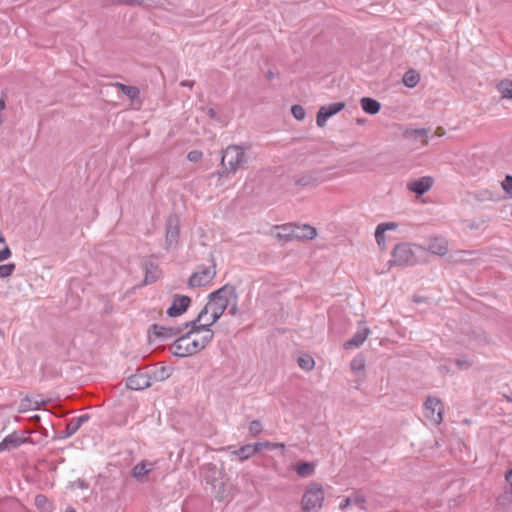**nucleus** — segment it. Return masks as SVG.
Wrapping results in <instances>:
<instances>
[{
  "label": "nucleus",
  "instance_id": "nucleus-35",
  "mask_svg": "<svg viewBox=\"0 0 512 512\" xmlns=\"http://www.w3.org/2000/svg\"><path fill=\"white\" fill-rule=\"evenodd\" d=\"M352 371H363L365 369V359L362 356H357L350 362Z\"/></svg>",
  "mask_w": 512,
  "mask_h": 512
},
{
  "label": "nucleus",
  "instance_id": "nucleus-14",
  "mask_svg": "<svg viewBox=\"0 0 512 512\" xmlns=\"http://www.w3.org/2000/svg\"><path fill=\"white\" fill-rule=\"evenodd\" d=\"M50 402V399H44L41 395L36 396H25L19 405L18 412L25 413L30 410H38L41 406H45Z\"/></svg>",
  "mask_w": 512,
  "mask_h": 512
},
{
  "label": "nucleus",
  "instance_id": "nucleus-46",
  "mask_svg": "<svg viewBox=\"0 0 512 512\" xmlns=\"http://www.w3.org/2000/svg\"><path fill=\"white\" fill-rule=\"evenodd\" d=\"M12 255L10 248L6 245L2 250H0V262L7 260Z\"/></svg>",
  "mask_w": 512,
  "mask_h": 512
},
{
  "label": "nucleus",
  "instance_id": "nucleus-1",
  "mask_svg": "<svg viewBox=\"0 0 512 512\" xmlns=\"http://www.w3.org/2000/svg\"><path fill=\"white\" fill-rule=\"evenodd\" d=\"M236 288L232 284H225L208 295L207 312L211 310V324L216 323L229 306L230 299L237 300Z\"/></svg>",
  "mask_w": 512,
  "mask_h": 512
},
{
  "label": "nucleus",
  "instance_id": "nucleus-54",
  "mask_svg": "<svg viewBox=\"0 0 512 512\" xmlns=\"http://www.w3.org/2000/svg\"><path fill=\"white\" fill-rule=\"evenodd\" d=\"M415 134H416V137L417 136H421V137H426L427 136V131L426 129H417L415 130Z\"/></svg>",
  "mask_w": 512,
  "mask_h": 512
},
{
  "label": "nucleus",
  "instance_id": "nucleus-48",
  "mask_svg": "<svg viewBox=\"0 0 512 512\" xmlns=\"http://www.w3.org/2000/svg\"><path fill=\"white\" fill-rule=\"evenodd\" d=\"M505 479L506 481L509 483V488L507 490V493H509L510 495H512V469L508 470L506 473H505Z\"/></svg>",
  "mask_w": 512,
  "mask_h": 512
},
{
  "label": "nucleus",
  "instance_id": "nucleus-61",
  "mask_svg": "<svg viewBox=\"0 0 512 512\" xmlns=\"http://www.w3.org/2000/svg\"><path fill=\"white\" fill-rule=\"evenodd\" d=\"M80 416H84V417H87V416H90L88 413H83L81 414Z\"/></svg>",
  "mask_w": 512,
  "mask_h": 512
},
{
  "label": "nucleus",
  "instance_id": "nucleus-21",
  "mask_svg": "<svg viewBox=\"0 0 512 512\" xmlns=\"http://www.w3.org/2000/svg\"><path fill=\"white\" fill-rule=\"evenodd\" d=\"M214 333L210 331V334L204 335L201 340H191L189 342V356H192L201 350H203L213 339Z\"/></svg>",
  "mask_w": 512,
  "mask_h": 512
},
{
  "label": "nucleus",
  "instance_id": "nucleus-24",
  "mask_svg": "<svg viewBox=\"0 0 512 512\" xmlns=\"http://www.w3.org/2000/svg\"><path fill=\"white\" fill-rule=\"evenodd\" d=\"M113 86L118 88V90L122 94L126 95L132 101L138 100L139 103H141V100H140V89L138 87L126 85V84H123L121 82H115L113 84Z\"/></svg>",
  "mask_w": 512,
  "mask_h": 512
},
{
  "label": "nucleus",
  "instance_id": "nucleus-26",
  "mask_svg": "<svg viewBox=\"0 0 512 512\" xmlns=\"http://www.w3.org/2000/svg\"><path fill=\"white\" fill-rule=\"evenodd\" d=\"M360 103L363 111L370 115L377 114L381 109L380 102L370 97H363Z\"/></svg>",
  "mask_w": 512,
  "mask_h": 512
},
{
  "label": "nucleus",
  "instance_id": "nucleus-4",
  "mask_svg": "<svg viewBox=\"0 0 512 512\" xmlns=\"http://www.w3.org/2000/svg\"><path fill=\"white\" fill-rule=\"evenodd\" d=\"M210 261L211 266L205 267V266H199L198 270L189 277L187 285L189 288H199V287H205L209 283L212 282V280L216 276V263L214 260V256L212 253H210Z\"/></svg>",
  "mask_w": 512,
  "mask_h": 512
},
{
  "label": "nucleus",
  "instance_id": "nucleus-51",
  "mask_svg": "<svg viewBox=\"0 0 512 512\" xmlns=\"http://www.w3.org/2000/svg\"><path fill=\"white\" fill-rule=\"evenodd\" d=\"M239 312L238 306H237V300H234V303L229 309V314L232 316H236Z\"/></svg>",
  "mask_w": 512,
  "mask_h": 512
},
{
  "label": "nucleus",
  "instance_id": "nucleus-59",
  "mask_svg": "<svg viewBox=\"0 0 512 512\" xmlns=\"http://www.w3.org/2000/svg\"><path fill=\"white\" fill-rule=\"evenodd\" d=\"M65 512H76V510L71 507H68Z\"/></svg>",
  "mask_w": 512,
  "mask_h": 512
},
{
  "label": "nucleus",
  "instance_id": "nucleus-22",
  "mask_svg": "<svg viewBox=\"0 0 512 512\" xmlns=\"http://www.w3.org/2000/svg\"><path fill=\"white\" fill-rule=\"evenodd\" d=\"M317 236L316 228L308 224H296V240H312Z\"/></svg>",
  "mask_w": 512,
  "mask_h": 512
},
{
  "label": "nucleus",
  "instance_id": "nucleus-12",
  "mask_svg": "<svg viewBox=\"0 0 512 512\" xmlns=\"http://www.w3.org/2000/svg\"><path fill=\"white\" fill-rule=\"evenodd\" d=\"M189 342H190V335L189 333H182L180 334L173 343L169 346V351L172 355L184 358L189 356Z\"/></svg>",
  "mask_w": 512,
  "mask_h": 512
},
{
  "label": "nucleus",
  "instance_id": "nucleus-44",
  "mask_svg": "<svg viewBox=\"0 0 512 512\" xmlns=\"http://www.w3.org/2000/svg\"><path fill=\"white\" fill-rule=\"evenodd\" d=\"M502 188L503 190L512 196V176L506 175L504 181L502 182Z\"/></svg>",
  "mask_w": 512,
  "mask_h": 512
},
{
  "label": "nucleus",
  "instance_id": "nucleus-60",
  "mask_svg": "<svg viewBox=\"0 0 512 512\" xmlns=\"http://www.w3.org/2000/svg\"><path fill=\"white\" fill-rule=\"evenodd\" d=\"M3 121H4L3 115L0 113V126L2 125Z\"/></svg>",
  "mask_w": 512,
  "mask_h": 512
},
{
  "label": "nucleus",
  "instance_id": "nucleus-47",
  "mask_svg": "<svg viewBox=\"0 0 512 512\" xmlns=\"http://www.w3.org/2000/svg\"><path fill=\"white\" fill-rule=\"evenodd\" d=\"M378 226L381 227L383 229V231H387V230L395 229L398 226V224L395 222H385V223L379 224Z\"/></svg>",
  "mask_w": 512,
  "mask_h": 512
},
{
  "label": "nucleus",
  "instance_id": "nucleus-38",
  "mask_svg": "<svg viewBox=\"0 0 512 512\" xmlns=\"http://www.w3.org/2000/svg\"><path fill=\"white\" fill-rule=\"evenodd\" d=\"M350 498H351L352 504L359 506L360 509H362V510H366V507L364 506L366 499L362 493L356 492Z\"/></svg>",
  "mask_w": 512,
  "mask_h": 512
},
{
  "label": "nucleus",
  "instance_id": "nucleus-56",
  "mask_svg": "<svg viewBox=\"0 0 512 512\" xmlns=\"http://www.w3.org/2000/svg\"><path fill=\"white\" fill-rule=\"evenodd\" d=\"M5 107H6L5 99H4V97H1V98H0V112H1L2 110H4V109H5Z\"/></svg>",
  "mask_w": 512,
  "mask_h": 512
},
{
  "label": "nucleus",
  "instance_id": "nucleus-28",
  "mask_svg": "<svg viewBox=\"0 0 512 512\" xmlns=\"http://www.w3.org/2000/svg\"><path fill=\"white\" fill-rule=\"evenodd\" d=\"M88 418H76L75 420L67 423L64 431L59 432L58 437L61 439L68 438L73 435Z\"/></svg>",
  "mask_w": 512,
  "mask_h": 512
},
{
  "label": "nucleus",
  "instance_id": "nucleus-17",
  "mask_svg": "<svg viewBox=\"0 0 512 512\" xmlns=\"http://www.w3.org/2000/svg\"><path fill=\"white\" fill-rule=\"evenodd\" d=\"M144 270H145V277H144V285L152 284L156 282L160 275L161 270L155 262L151 260H147L144 262Z\"/></svg>",
  "mask_w": 512,
  "mask_h": 512
},
{
  "label": "nucleus",
  "instance_id": "nucleus-13",
  "mask_svg": "<svg viewBox=\"0 0 512 512\" xmlns=\"http://www.w3.org/2000/svg\"><path fill=\"white\" fill-rule=\"evenodd\" d=\"M434 184V179L431 176H423L416 180L407 183V189L417 196H422L428 192Z\"/></svg>",
  "mask_w": 512,
  "mask_h": 512
},
{
  "label": "nucleus",
  "instance_id": "nucleus-49",
  "mask_svg": "<svg viewBox=\"0 0 512 512\" xmlns=\"http://www.w3.org/2000/svg\"><path fill=\"white\" fill-rule=\"evenodd\" d=\"M475 339H478L479 341L483 342L484 344H488L490 342L488 335L485 332H481L478 335H476Z\"/></svg>",
  "mask_w": 512,
  "mask_h": 512
},
{
  "label": "nucleus",
  "instance_id": "nucleus-27",
  "mask_svg": "<svg viewBox=\"0 0 512 512\" xmlns=\"http://www.w3.org/2000/svg\"><path fill=\"white\" fill-rule=\"evenodd\" d=\"M154 468V463L148 461H142L136 464L132 471L131 476L136 479H141L143 476L147 475Z\"/></svg>",
  "mask_w": 512,
  "mask_h": 512
},
{
  "label": "nucleus",
  "instance_id": "nucleus-45",
  "mask_svg": "<svg viewBox=\"0 0 512 512\" xmlns=\"http://www.w3.org/2000/svg\"><path fill=\"white\" fill-rule=\"evenodd\" d=\"M455 364L458 369H468L472 366V362L466 359H456Z\"/></svg>",
  "mask_w": 512,
  "mask_h": 512
},
{
  "label": "nucleus",
  "instance_id": "nucleus-53",
  "mask_svg": "<svg viewBox=\"0 0 512 512\" xmlns=\"http://www.w3.org/2000/svg\"><path fill=\"white\" fill-rule=\"evenodd\" d=\"M194 84H195V82H194V81H192V80H183V81H181V82H180V85H181L182 87H189V88H193Z\"/></svg>",
  "mask_w": 512,
  "mask_h": 512
},
{
  "label": "nucleus",
  "instance_id": "nucleus-52",
  "mask_svg": "<svg viewBox=\"0 0 512 512\" xmlns=\"http://www.w3.org/2000/svg\"><path fill=\"white\" fill-rule=\"evenodd\" d=\"M352 504V501H351V498L350 497H347L345 498L339 505L340 509L341 510H344L346 509L348 506H350Z\"/></svg>",
  "mask_w": 512,
  "mask_h": 512
},
{
  "label": "nucleus",
  "instance_id": "nucleus-39",
  "mask_svg": "<svg viewBox=\"0 0 512 512\" xmlns=\"http://www.w3.org/2000/svg\"><path fill=\"white\" fill-rule=\"evenodd\" d=\"M111 2H112V4H115V5L136 7V6H142L144 3V0H111Z\"/></svg>",
  "mask_w": 512,
  "mask_h": 512
},
{
  "label": "nucleus",
  "instance_id": "nucleus-18",
  "mask_svg": "<svg viewBox=\"0 0 512 512\" xmlns=\"http://www.w3.org/2000/svg\"><path fill=\"white\" fill-rule=\"evenodd\" d=\"M428 250L436 255L443 256L448 252V243L443 237H431Z\"/></svg>",
  "mask_w": 512,
  "mask_h": 512
},
{
  "label": "nucleus",
  "instance_id": "nucleus-10",
  "mask_svg": "<svg viewBox=\"0 0 512 512\" xmlns=\"http://www.w3.org/2000/svg\"><path fill=\"white\" fill-rule=\"evenodd\" d=\"M206 314H207V306H204L203 309L198 314V316L196 317V319H194L193 321L186 322L183 325H180V328H183V332L189 333V335H191L192 333H198L200 331H204V332H206V334H210V331H212L211 330L212 324L211 323H207V324L199 323L200 320L202 319V317Z\"/></svg>",
  "mask_w": 512,
  "mask_h": 512
},
{
  "label": "nucleus",
  "instance_id": "nucleus-6",
  "mask_svg": "<svg viewBox=\"0 0 512 512\" xmlns=\"http://www.w3.org/2000/svg\"><path fill=\"white\" fill-rule=\"evenodd\" d=\"M165 246L167 250L176 249L180 238V219L176 213H171L165 222Z\"/></svg>",
  "mask_w": 512,
  "mask_h": 512
},
{
  "label": "nucleus",
  "instance_id": "nucleus-42",
  "mask_svg": "<svg viewBox=\"0 0 512 512\" xmlns=\"http://www.w3.org/2000/svg\"><path fill=\"white\" fill-rule=\"evenodd\" d=\"M375 239L380 248L384 249L385 246V231L379 226H377L375 231Z\"/></svg>",
  "mask_w": 512,
  "mask_h": 512
},
{
  "label": "nucleus",
  "instance_id": "nucleus-23",
  "mask_svg": "<svg viewBox=\"0 0 512 512\" xmlns=\"http://www.w3.org/2000/svg\"><path fill=\"white\" fill-rule=\"evenodd\" d=\"M277 228L283 231L277 234L278 239L283 240L284 242L296 240V223L283 224L277 226Z\"/></svg>",
  "mask_w": 512,
  "mask_h": 512
},
{
  "label": "nucleus",
  "instance_id": "nucleus-16",
  "mask_svg": "<svg viewBox=\"0 0 512 512\" xmlns=\"http://www.w3.org/2000/svg\"><path fill=\"white\" fill-rule=\"evenodd\" d=\"M321 179V171L313 170L308 171L301 177L294 179V184L300 187H313L316 186Z\"/></svg>",
  "mask_w": 512,
  "mask_h": 512
},
{
  "label": "nucleus",
  "instance_id": "nucleus-34",
  "mask_svg": "<svg viewBox=\"0 0 512 512\" xmlns=\"http://www.w3.org/2000/svg\"><path fill=\"white\" fill-rule=\"evenodd\" d=\"M35 504L43 512H48L51 509V504L49 503L48 499L44 495H37L35 497Z\"/></svg>",
  "mask_w": 512,
  "mask_h": 512
},
{
  "label": "nucleus",
  "instance_id": "nucleus-32",
  "mask_svg": "<svg viewBox=\"0 0 512 512\" xmlns=\"http://www.w3.org/2000/svg\"><path fill=\"white\" fill-rule=\"evenodd\" d=\"M297 363L302 369L306 371L312 370L315 365L313 357L309 354H303L302 356L298 357Z\"/></svg>",
  "mask_w": 512,
  "mask_h": 512
},
{
  "label": "nucleus",
  "instance_id": "nucleus-7",
  "mask_svg": "<svg viewBox=\"0 0 512 512\" xmlns=\"http://www.w3.org/2000/svg\"><path fill=\"white\" fill-rule=\"evenodd\" d=\"M182 333L183 328H180V326L166 327L155 323L152 324L148 329V338L150 341H152V339H160L165 341L171 338L176 339Z\"/></svg>",
  "mask_w": 512,
  "mask_h": 512
},
{
  "label": "nucleus",
  "instance_id": "nucleus-58",
  "mask_svg": "<svg viewBox=\"0 0 512 512\" xmlns=\"http://www.w3.org/2000/svg\"><path fill=\"white\" fill-rule=\"evenodd\" d=\"M434 419V424L435 425H439L441 423V420L442 418H433Z\"/></svg>",
  "mask_w": 512,
  "mask_h": 512
},
{
  "label": "nucleus",
  "instance_id": "nucleus-43",
  "mask_svg": "<svg viewBox=\"0 0 512 512\" xmlns=\"http://www.w3.org/2000/svg\"><path fill=\"white\" fill-rule=\"evenodd\" d=\"M202 157H203V153L200 150H191L187 154V159L190 162H194V163L199 162L202 159Z\"/></svg>",
  "mask_w": 512,
  "mask_h": 512
},
{
  "label": "nucleus",
  "instance_id": "nucleus-30",
  "mask_svg": "<svg viewBox=\"0 0 512 512\" xmlns=\"http://www.w3.org/2000/svg\"><path fill=\"white\" fill-rule=\"evenodd\" d=\"M402 81L406 87L414 88L420 81V75L417 71L410 69L405 72Z\"/></svg>",
  "mask_w": 512,
  "mask_h": 512
},
{
  "label": "nucleus",
  "instance_id": "nucleus-19",
  "mask_svg": "<svg viewBox=\"0 0 512 512\" xmlns=\"http://www.w3.org/2000/svg\"><path fill=\"white\" fill-rule=\"evenodd\" d=\"M424 409L430 412L432 415L437 413V416H443L444 414V403L440 398L434 396H428L424 402Z\"/></svg>",
  "mask_w": 512,
  "mask_h": 512
},
{
  "label": "nucleus",
  "instance_id": "nucleus-8",
  "mask_svg": "<svg viewBox=\"0 0 512 512\" xmlns=\"http://www.w3.org/2000/svg\"><path fill=\"white\" fill-rule=\"evenodd\" d=\"M152 385L150 372L145 369H138L135 374L127 378L126 386L131 390H143Z\"/></svg>",
  "mask_w": 512,
  "mask_h": 512
},
{
  "label": "nucleus",
  "instance_id": "nucleus-11",
  "mask_svg": "<svg viewBox=\"0 0 512 512\" xmlns=\"http://www.w3.org/2000/svg\"><path fill=\"white\" fill-rule=\"evenodd\" d=\"M345 108L344 102H335L327 106H322L317 112L316 123L319 127H324L326 121L333 115L339 113Z\"/></svg>",
  "mask_w": 512,
  "mask_h": 512
},
{
  "label": "nucleus",
  "instance_id": "nucleus-55",
  "mask_svg": "<svg viewBox=\"0 0 512 512\" xmlns=\"http://www.w3.org/2000/svg\"><path fill=\"white\" fill-rule=\"evenodd\" d=\"M276 77V74L274 72H272L271 70H269L267 73H266V78L267 80L271 81L272 79H274Z\"/></svg>",
  "mask_w": 512,
  "mask_h": 512
},
{
  "label": "nucleus",
  "instance_id": "nucleus-50",
  "mask_svg": "<svg viewBox=\"0 0 512 512\" xmlns=\"http://www.w3.org/2000/svg\"><path fill=\"white\" fill-rule=\"evenodd\" d=\"M206 114L210 119L218 120V114L214 108H208Z\"/></svg>",
  "mask_w": 512,
  "mask_h": 512
},
{
  "label": "nucleus",
  "instance_id": "nucleus-57",
  "mask_svg": "<svg viewBox=\"0 0 512 512\" xmlns=\"http://www.w3.org/2000/svg\"><path fill=\"white\" fill-rule=\"evenodd\" d=\"M45 411H48V409H45ZM49 412H50L53 416H55V417H58V416H66V414H65L63 411H61V412L57 413V412H52V411H50V410H49Z\"/></svg>",
  "mask_w": 512,
  "mask_h": 512
},
{
  "label": "nucleus",
  "instance_id": "nucleus-31",
  "mask_svg": "<svg viewBox=\"0 0 512 512\" xmlns=\"http://www.w3.org/2000/svg\"><path fill=\"white\" fill-rule=\"evenodd\" d=\"M295 469L300 477H309L313 474L315 466L309 462H302L297 464Z\"/></svg>",
  "mask_w": 512,
  "mask_h": 512
},
{
  "label": "nucleus",
  "instance_id": "nucleus-3",
  "mask_svg": "<svg viewBox=\"0 0 512 512\" xmlns=\"http://www.w3.org/2000/svg\"><path fill=\"white\" fill-rule=\"evenodd\" d=\"M325 493L318 483H311L302 497V509L304 512H318L323 505Z\"/></svg>",
  "mask_w": 512,
  "mask_h": 512
},
{
  "label": "nucleus",
  "instance_id": "nucleus-37",
  "mask_svg": "<svg viewBox=\"0 0 512 512\" xmlns=\"http://www.w3.org/2000/svg\"><path fill=\"white\" fill-rule=\"evenodd\" d=\"M256 444L259 447V452L262 451L263 449L273 450L276 448L284 449V447H285L283 443H272L269 441L256 442Z\"/></svg>",
  "mask_w": 512,
  "mask_h": 512
},
{
  "label": "nucleus",
  "instance_id": "nucleus-5",
  "mask_svg": "<svg viewBox=\"0 0 512 512\" xmlns=\"http://www.w3.org/2000/svg\"><path fill=\"white\" fill-rule=\"evenodd\" d=\"M417 262V258L409 243H398L391 252L390 265L411 266Z\"/></svg>",
  "mask_w": 512,
  "mask_h": 512
},
{
  "label": "nucleus",
  "instance_id": "nucleus-33",
  "mask_svg": "<svg viewBox=\"0 0 512 512\" xmlns=\"http://www.w3.org/2000/svg\"><path fill=\"white\" fill-rule=\"evenodd\" d=\"M498 90L501 92L503 98L512 99V81L502 80L498 84Z\"/></svg>",
  "mask_w": 512,
  "mask_h": 512
},
{
  "label": "nucleus",
  "instance_id": "nucleus-36",
  "mask_svg": "<svg viewBox=\"0 0 512 512\" xmlns=\"http://www.w3.org/2000/svg\"><path fill=\"white\" fill-rule=\"evenodd\" d=\"M15 269L16 265L14 263L0 265V278H6L11 276Z\"/></svg>",
  "mask_w": 512,
  "mask_h": 512
},
{
  "label": "nucleus",
  "instance_id": "nucleus-63",
  "mask_svg": "<svg viewBox=\"0 0 512 512\" xmlns=\"http://www.w3.org/2000/svg\"><path fill=\"white\" fill-rule=\"evenodd\" d=\"M507 399L512 402V397H507Z\"/></svg>",
  "mask_w": 512,
  "mask_h": 512
},
{
  "label": "nucleus",
  "instance_id": "nucleus-62",
  "mask_svg": "<svg viewBox=\"0 0 512 512\" xmlns=\"http://www.w3.org/2000/svg\"><path fill=\"white\" fill-rule=\"evenodd\" d=\"M465 423H466V424H470V420H469V419H466V420H465Z\"/></svg>",
  "mask_w": 512,
  "mask_h": 512
},
{
  "label": "nucleus",
  "instance_id": "nucleus-20",
  "mask_svg": "<svg viewBox=\"0 0 512 512\" xmlns=\"http://www.w3.org/2000/svg\"><path fill=\"white\" fill-rule=\"evenodd\" d=\"M369 333H370L369 328H364L361 331H357L352 336V338H350L349 340L344 342V344H343L344 349L348 350V349H352L354 347L361 346L364 343V341L367 339Z\"/></svg>",
  "mask_w": 512,
  "mask_h": 512
},
{
  "label": "nucleus",
  "instance_id": "nucleus-25",
  "mask_svg": "<svg viewBox=\"0 0 512 512\" xmlns=\"http://www.w3.org/2000/svg\"><path fill=\"white\" fill-rule=\"evenodd\" d=\"M259 452V447L257 446L256 443L254 444H247V445H244L242 447H240L239 449L233 451V455L237 456L241 461H245V460H248L249 458H251L253 455H255L256 453Z\"/></svg>",
  "mask_w": 512,
  "mask_h": 512
},
{
  "label": "nucleus",
  "instance_id": "nucleus-2",
  "mask_svg": "<svg viewBox=\"0 0 512 512\" xmlns=\"http://www.w3.org/2000/svg\"><path fill=\"white\" fill-rule=\"evenodd\" d=\"M246 162L245 148L241 145H229L222 153L221 166L222 170L218 171L220 178L229 177L235 174Z\"/></svg>",
  "mask_w": 512,
  "mask_h": 512
},
{
  "label": "nucleus",
  "instance_id": "nucleus-41",
  "mask_svg": "<svg viewBox=\"0 0 512 512\" xmlns=\"http://www.w3.org/2000/svg\"><path fill=\"white\" fill-rule=\"evenodd\" d=\"M291 112H292V115L297 120H303L305 118V114H306L305 109L299 104L293 105L291 108Z\"/></svg>",
  "mask_w": 512,
  "mask_h": 512
},
{
  "label": "nucleus",
  "instance_id": "nucleus-15",
  "mask_svg": "<svg viewBox=\"0 0 512 512\" xmlns=\"http://www.w3.org/2000/svg\"><path fill=\"white\" fill-rule=\"evenodd\" d=\"M25 441H26V437H24L22 434H20L18 432H13V433L7 435L0 442V453L16 449L21 444H23Z\"/></svg>",
  "mask_w": 512,
  "mask_h": 512
},
{
  "label": "nucleus",
  "instance_id": "nucleus-9",
  "mask_svg": "<svg viewBox=\"0 0 512 512\" xmlns=\"http://www.w3.org/2000/svg\"><path fill=\"white\" fill-rule=\"evenodd\" d=\"M191 298L186 295L175 294L171 306L166 313L169 317H178L187 311L191 305Z\"/></svg>",
  "mask_w": 512,
  "mask_h": 512
},
{
  "label": "nucleus",
  "instance_id": "nucleus-40",
  "mask_svg": "<svg viewBox=\"0 0 512 512\" xmlns=\"http://www.w3.org/2000/svg\"><path fill=\"white\" fill-rule=\"evenodd\" d=\"M262 430L263 426L259 420H254L249 425V433L254 437L259 435Z\"/></svg>",
  "mask_w": 512,
  "mask_h": 512
},
{
  "label": "nucleus",
  "instance_id": "nucleus-29",
  "mask_svg": "<svg viewBox=\"0 0 512 512\" xmlns=\"http://www.w3.org/2000/svg\"><path fill=\"white\" fill-rule=\"evenodd\" d=\"M171 375L170 368L166 366H161L159 368L154 369L150 372L151 382L164 381L169 378Z\"/></svg>",
  "mask_w": 512,
  "mask_h": 512
}]
</instances>
